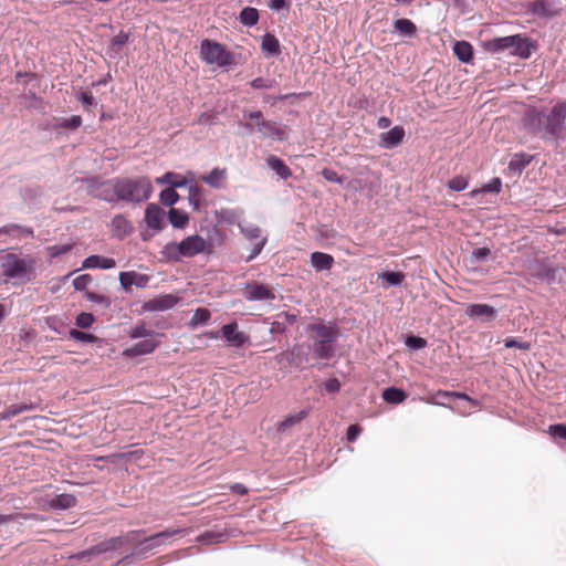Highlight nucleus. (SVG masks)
I'll return each mask as SVG.
<instances>
[{"label":"nucleus","instance_id":"obj_55","mask_svg":"<svg viewBox=\"0 0 566 566\" xmlns=\"http://www.w3.org/2000/svg\"><path fill=\"white\" fill-rule=\"evenodd\" d=\"M548 433L556 439L566 441V424L558 423L549 426Z\"/></svg>","mask_w":566,"mask_h":566},{"label":"nucleus","instance_id":"obj_51","mask_svg":"<svg viewBox=\"0 0 566 566\" xmlns=\"http://www.w3.org/2000/svg\"><path fill=\"white\" fill-rule=\"evenodd\" d=\"M448 187L452 191H462L468 187V181L462 176H457L449 180Z\"/></svg>","mask_w":566,"mask_h":566},{"label":"nucleus","instance_id":"obj_21","mask_svg":"<svg viewBox=\"0 0 566 566\" xmlns=\"http://www.w3.org/2000/svg\"><path fill=\"white\" fill-rule=\"evenodd\" d=\"M38 409V403L34 402H22V403H14L8 407L3 412H0V420L7 421L10 420L13 417H17L23 412L27 411H33Z\"/></svg>","mask_w":566,"mask_h":566},{"label":"nucleus","instance_id":"obj_43","mask_svg":"<svg viewBox=\"0 0 566 566\" xmlns=\"http://www.w3.org/2000/svg\"><path fill=\"white\" fill-rule=\"evenodd\" d=\"M502 188V181L500 178H493L489 184L484 185L479 190L471 191V196L474 197L480 192H500Z\"/></svg>","mask_w":566,"mask_h":566},{"label":"nucleus","instance_id":"obj_10","mask_svg":"<svg viewBox=\"0 0 566 566\" xmlns=\"http://www.w3.org/2000/svg\"><path fill=\"white\" fill-rule=\"evenodd\" d=\"M166 212L156 203H149L145 210V223L154 232H159L165 227Z\"/></svg>","mask_w":566,"mask_h":566},{"label":"nucleus","instance_id":"obj_9","mask_svg":"<svg viewBox=\"0 0 566 566\" xmlns=\"http://www.w3.org/2000/svg\"><path fill=\"white\" fill-rule=\"evenodd\" d=\"M182 532V530L164 531L143 541H139L137 553L145 554L154 548H157L164 545L167 539L175 535L181 534Z\"/></svg>","mask_w":566,"mask_h":566},{"label":"nucleus","instance_id":"obj_48","mask_svg":"<svg viewBox=\"0 0 566 566\" xmlns=\"http://www.w3.org/2000/svg\"><path fill=\"white\" fill-rule=\"evenodd\" d=\"M95 318L91 313H81L76 316L75 324L80 328H88L94 323Z\"/></svg>","mask_w":566,"mask_h":566},{"label":"nucleus","instance_id":"obj_7","mask_svg":"<svg viewBox=\"0 0 566 566\" xmlns=\"http://www.w3.org/2000/svg\"><path fill=\"white\" fill-rule=\"evenodd\" d=\"M243 117L255 122L259 133L264 138H270L273 140H283L285 138L283 129L275 122L264 119L262 112L245 111L243 112Z\"/></svg>","mask_w":566,"mask_h":566},{"label":"nucleus","instance_id":"obj_52","mask_svg":"<svg viewBox=\"0 0 566 566\" xmlns=\"http://www.w3.org/2000/svg\"><path fill=\"white\" fill-rule=\"evenodd\" d=\"M138 277V274L136 272H122L119 274V281L124 289H128L132 285H135L136 279Z\"/></svg>","mask_w":566,"mask_h":566},{"label":"nucleus","instance_id":"obj_59","mask_svg":"<svg viewBox=\"0 0 566 566\" xmlns=\"http://www.w3.org/2000/svg\"><path fill=\"white\" fill-rule=\"evenodd\" d=\"M322 176L324 177L325 180L331 181V182H335L338 185H342L344 182V177L339 176L333 169H328V168L324 169L322 171Z\"/></svg>","mask_w":566,"mask_h":566},{"label":"nucleus","instance_id":"obj_33","mask_svg":"<svg viewBox=\"0 0 566 566\" xmlns=\"http://www.w3.org/2000/svg\"><path fill=\"white\" fill-rule=\"evenodd\" d=\"M532 156L526 154H515L509 163V169L514 174H521L531 163Z\"/></svg>","mask_w":566,"mask_h":566},{"label":"nucleus","instance_id":"obj_18","mask_svg":"<svg viewBox=\"0 0 566 566\" xmlns=\"http://www.w3.org/2000/svg\"><path fill=\"white\" fill-rule=\"evenodd\" d=\"M405 137V129L401 126H395L380 135V146L386 149L397 147Z\"/></svg>","mask_w":566,"mask_h":566},{"label":"nucleus","instance_id":"obj_30","mask_svg":"<svg viewBox=\"0 0 566 566\" xmlns=\"http://www.w3.org/2000/svg\"><path fill=\"white\" fill-rule=\"evenodd\" d=\"M453 53L461 62L468 63L472 60L473 49L470 43L459 41L453 45Z\"/></svg>","mask_w":566,"mask_h":566},{"label":"nucleus","instance_id":"obj_14","mask_svg":"<svg viewBox=\"0 0 566 566\" xmlns=\"http://www.w3.org/2000/svg\"><path fill=\"white\" fill-rule=\"evenodd\" d=\"M512 48L511 54L518 56L521 59H528L533 51L536 50L537 45L534 41L528 38L522 36L521 34H515V41Z\"/></svg>","mask_w":566,"mask_h":566},{"label":"nucleus","instance_id":"obj_20","mask_svg":"<svg viewBox=\"0 0 566 566\" xmlns=\"http://www.w3.org/2000/svg\"><path fill=\"white\" fill-rule=\"evenodd\" d=\"M115 265H116V262L114 259L105 258V256H101V255H96V254L87 256L82 263L83 269L108 270V269L115 268Z\"/></svg>","mask_w":566,"mask_h":566},{"label":"nucleus","instance_id":"obj_37","mask_svg":"<svg viewBox=\"0 0 566 566\" xmlns=\"http://www.w3.org/2000/svg\"><path fill=\"white\" fill-rule=\"evenodd\" d=\"M239 20L245 27H254L259 21V11L255 8L247 7L240 12Z\"/></svg>","mask_w":566,"mask_h":566},{"label":"nucleus","instance_id":"obj_61","mask_svg":"<svg viewBox=\"0 0 566 566\" xmlns=\"http://www.w3.org/2000/svg\"><path fill=\"white\" fill-rule=\"evenodd\" d=\"M250 85L253 87V88H270L272 86V83L268 80H264L262 77H256L254 80L251 81Z\"/></svg>","mask_w":566,"mask_h":566},{"label":"nucleus","instance_id":"obj_64","mask_svg":"<svg viewBox=\"0 0 566 566\" xmlns=\"http://www.w3.org/2000/svg\"><path fill=\"white\" fill-rule=\"evenodd\" d=\"M360 433V428L356 424H352L347 429V440L353 442L357 439Z\"/></svg>","mask_w":566,"mask_h":566},{"label":"nucleus","instance_id":"obj_44","mask_svg":"<svg viewBox=\"0 0 566 566\" xmlns=\"http://www.w3.org/2000/svg\"><path fill=\"white\" fill-rule=\"evenodd\" d=\"M82 125V118L78 115H73L69 118H62L56 127L65 129H77Z\"/></svg>","mask_w":566,"mask_h":566},{"label":"nucleus","instance_id":"obj_31","mask_svg":"<svg viewBox=\"0 0 566 566\" xmlns=\"http://www.w3.org/2000/svg\"><path fill=\"white\" fill-rule=\"evenodd\" d=\"M167 217L171 226L176 229H184L189 222L188 214L179 209L171 208Z\"/></svg>","mask_w":566,"mask_h":566},{"label":"nucleus","instance_id":"obj_17","mask_svg":"<svg viewBox=\"0 0 566 566\" xmlns=\"http://www.w3.org/2000/svg\"><path fill=\"white\" fill-rule=\"evenodd\" d=\"M245 290V298L248 301H268L275 298L273 291L263 284H248Z\"/></svg>","mask_w":566,"mask_h":566},{"label":"nucleus","instance_id":"obj_3","mask_svg":"<svg viewBox=\"0 0 566 566\" xmlns=\"http://www.w3.org/2000/svg\"><path fill=\"white\" fill-rule=\"evenodd\" d=\"M307 329L313 333L311 338L314 355L319 359H331L335 354V344L339 337L336 325L332 323L311 324Z\"/></svg>","mask_w":566,"mask_h":566},{"label":"nucleus","instance_id":"obj_42","mask_svg":"<svg viewBox=\"0 0 566 566\" xmlns=\"http://www.w3.org/2000/svg\"><path fill=\"white\" fill-rule=\"evenodd\" d=\"M105 180L101 179L99 177H90L82 179L83 185H85L86 191L88 195L95 197L96 192H98L101 185Z\"/></svg>","mask_w":566,"mask_h":566},{"label":"nucleus","instance_id":"obj_35","mask_svg":"<svg viewBox=\"0 0 566 566\" xmlns=\"http://www.w3.org/2000/svg\"><path fill=\"white\" fill-rule=\"evenodd\" d=\"M406 398V392L396 387H389L382 391V399L388 403L397 405L405 401Z\"/></svg>","mask_w":566,"mask_h":566},{"label":"nucleus","instance_id":"obj_27","mask_svg":"<svg viewBox=\"0 0 566 566\" xmlns=\"http://www.w3.org/2000/svg\"><path fill=\"white\" fill-rule=\"evenodd\" d=\"M530 11L539 17H553L557 13L556 9L552 6L549 0H536L531 7Z\"/></svg>","mask_w":566,"mask_h":566},{"label":"nucleus","instance_id":"obj_12","mask_svg":"<svg viewBox=\"0 0 566 566\" xmlns=\"http://www.w3.org/2000/svg\"><path fill=\"white\" fill-rule=\"evenodd\" d=\"M122 546H124V538H122V536L112 537L107 541L101 542L87 551L82 552L78 557L85 558L93 555H99L106 552L119 549Z\"/></svg>","mask_w":566,"mask_h":566},{"label":"nucleus","instance_id":"obj_22","mask_svg":"<svg viewBox=\"0 0 566 566\" xmlns=\"http://www.w3.org/2000/svg\"><path fill=\"white\" fill-rule=\"evenodd\" d=\"M334 264V258L324 252H313L311 254V265L317 271H329Z\"/></svg>","mask_w":566,"mask_h":566},{"label":"nucleus","instance_id":"obj_40","mask_svg":"<svg viewBox=\"0 0 566 566\" xmlns=\"http://www.w3.org/2000/svg\"><path fill=\"white\" fill-rule=\"evenodd\" d=\"M210 317L211 313L209 310L203 307L197 308L191 317L190 325H206L209 322Z\"/></svg>","mask_w":566,"mask_h":566},{"label":"nucleus","instance_id":"obj_8","mask_svg":"<svg viewBox=\"0 0 566 566\" xmlns=\"http://www.w3.org/2000/svg\"><path fill=\"white\" fill-rule=\"evenodd\" d=\"M242 235L253 243L250 254L245 258L247 262L255 259L268 242V235H262L261 228L253 223H239L238 224Z\"/></svg>","mask_w":566,"mask_h":566},{"label":"nucleus","instance_id":"obj_38","mask_svg":"<svg viewBox=\"0 0 566 566\" xmlns=\"http://www.w3.org/2000/svg\"><path fill=\"white\" fill-rule=\"evenodd\" d=\"M112 226L118 237H124L130 231L129 221L122 214H117L112 220Z\"/></svg>","mask_w":566,"mask_h":566},{"label":"nucleus","instance_id":"obj_32","mask_svg":"<svg viewBox=\"0 0 566 566\" xmlns=\"http://www.w3.org/2000/svg\"><path fill=\"white\" fill-rule=\"evenodd\" d=\"M2 233L9 234L13 238H22V237H32L33 230L31 228L22 227L19 224H10V226L0 228V234H2Z\"/></svg>","mask_w":566,"mask_h":566},{"label":"nucleus","instance_id":"obj_25","mask_svg":"<svg viewBox=\"0 0 566 566\" xmlns=\"http://www.w3.org/2000/svg\"><path fill=\"white\" fill-rule=\"evenodd\" d=\"M261 49L268 56H276L281 53L279 40L271 33H266L262 38Z\"/></svg>","mask_w":566,"mask_h":566},{"label":"nucleus","instance_id":"obj_60","mask_svg":"<svg viewBox=\"0 0 566 566\" xmlns=\"http://www.w3.org/2000/svg\"><path fill=\"white\" fill-rule=\"evenodd\" d=\"M71 247L65 244V245H53V247H50L49 248V251H50V255L52 258H55V256H59L61 254H64V253H67L70 251Z\"/></svg>","mask_w":566,"mask_h":566},{"label":"nucleus","instance_id":"obj_15","mask_svg":"<svg viewBox=\"0 0 566 566\" xmlns=\"http://www.w3.org/2000/svg\"><path fill=\"white\" fill-rule=\"evenodd\" d=\"M465 314L471 318L491 322L496 317V310L489 304H470L465 308Z\"/></svg>","mask_w":566,"mask_h":566},{"label":"nucleus","instance_id":"obj_56","mask_svg":"<svg viewBox=\"0 0 566 566\" xmlns=\"http://www.w3.org/2000/svg\"><path fill=\"white\" fill-rule=\"evenodd\" d=\"M91 282L92 277L88 274H82L73 280V286L76 291H84Z\"/></svg>","mask_w":566,"mask_h":566},{"label":"nucleus","instance_id":"obj_16","mask_svg":"<svg viewBox=\"0 0 566 566\" xmlns=\"http://www.w3.org/2000/svg\"><path fill=\"white\" fill-rule=\"evenodd\" d=\"M157 346H158V343L155 340L154 337L146 338L142 342L136 343L132 347L126 348L123 352V356L132 358V357H136V356L147 355V354L153 353Z\"/></svg>","mask_w":566,"mask_h":566},{"label":"nucleus","instance_id":"obj_19","mask_svg":"<svg viewBox=\"0 0 566 566\" xmlns=\"http://www.w3.org/2000/svg\"><path fill=\"white\" fill-rule=\"evenodd\" d=\"M515 41V34L514 35H507L502 38H494L492 40H489L485 42L484 48L490 53H501L506 50L512 51V48L514 45Z\"/></svg>","mask_w":566,"mask_h":566},{"label":"nucleus","instance_id":"obj_24","mask_svg":"<svg viewBox=\"0 0 566 566\" xmlns=\"http://www.w3.org/2000/svg\"><path fill=\"white\" fill-rule=\"evenodd\" d=\"M76 504V497L73 494H57L49 501V506L53 510H67Z\"/></svg>","mask_w":566,"mask_h":566},{"label":"nucleus","instance_id":"obj_39","mask_svg":"<svg viewBox=\"0 0 566 566\" xmlns=\"http://www.w3.org/2000/svg\"><path fill=\"white\" fill-rule=\"evenodd\" d=\"M160 202L166 207H172L179 200V195L172 188H166L161 190L159 195Z\"/></svg>","mask_w":566,"mask_h":566},{"label":"nucleus","instance_id":"obj_6","mask_svg":"<svg viewBox=\"0 0 566 566\" xmlns=\"http://www.w3.org/2000/svg\"><path fill=\"white\" fill-rule=\"evenodd\" d=\"M201 59L208 64L226 67L232 63V55L218 42L203 40L200 45Z\"/></svg>","mask_w":566,"mask_h":566},{"label":"nucleus","instance_id":"obj_5","mask_svg":"<svg viewBox=\"0 0 566 566\" xmlns=\"http://www.w3.org/2000/svg\"><path fill=\"white\" fill-rule=\"evenodd\" d=\"M117 201L140 203L150 198L153 186L147 177L116 178Z\"/></svg>","mask_w":566,"mask_h":566},{"label":"nucleus","instance_id":"obj_2","mask_svg":"<svg viewBox=\"0 0 566 566\" xmlns=\"http://www.w3.org/2000/svg\"><path fill=\"white\" fill-rule=\"evenodd\" d=\"M211 243L199 234L188 235L180 242H168L160 251L165 261L179 262L184 258H193L201 253L211 252Z\"/></svg>","mask_w":566,"mask_h":566},{"label":"nucleus","instance_id":"obj_46","mask_svg":"<svg viewBox=\"0 0 566 566\" xmlns=\"http://www.w3.org/2000/svg\"><path fill=\"white\" fill-rule=\"evenodd\" d=\"M128 42V35L125 32H119L112 39L111 50L119 53L122 48Z\"/></svg>","mask_w":566,"mask_h":566},{"label":"nucleus","instance_id":"obj_58","mask_svg":"<svg viewBox=\"0 0 566 566\" xmlns=\"http://www.w3.org/2000/svg\"><path fill=\"white\" fill-rule=\"evenodd\" d=\"M504 346L506 348H517V349H521V350H528L531 349V344L527 343V342H521V340H517L515 338H506L504 340Z\"/></svg>","mask_w":566,"mask_h":566},{"label":"nucleus","instance_id":"obj_26","mask_svg":"<svg viewBox=\"0 0 566 566\" xmlns=\"http://www.w3.org/2000/svg\"><path fill=\"white\" fill-rule=\"evenodd\" d=\"M266 164L282 179H287L292 176L291 169L276 156H269L266 158Z\"/></svg>","mask_w":566,"mask_h":566},{"label":"nucleus","instance_id":"obj_54","mask_svg":"<svg viewBox=\"0 0 566 566\" xmlns=\"http://www.w3.org/2000/svg\"><path fill=\"white\" fill-rule=\"evenodd\" d=\"M426 345H427V340L422 337L409 336L406 339V346L410 349H415V350L422 349L426 347Z\"/></svg>","mask_w":566,"mask_h":566},{"label":"nucleus","instance_id":"obj_4","mask_svg":"<svg viewBox=\"0 0 566 566\" xmlns=\"http://www.w3.org/2000/svg\"><path fill=\"white\" fill-rule=\"evenodd\" d=\"M0 269L6 281L22 284L31 280L35 270V261L29 255L20 256L7 253L0 260Z\"/></svg>","mask_w":566,"mask_h":566},{"label":"nucleus","instance_id":"obj_63","mask_svg":"<svg viewBox=\"0 0 566 566\" xmlns=\"http://www.w3.org/2000/svg\"><path fill=\"white\" fill-rule=\"evenodd\" d=\"M139 535H140L139 531L128 532L126 535L122 536V538H124V545L133 544V543H136V542L139 543Z\"/></svg>","mask_w":566,"mask_h":566},{"label":"nucleus","instance_id":"obj_47","mask_svg":"<svg viewBox=\"0 0 566 566\" xmlns=\"http://www.w3.org/2000/svg\"><path fill=\"white\" fill-rule=\"evenodd\" d=\"M130 338H150L154 337V333L145 327L144 324L136 325L129 333Z\"/></svg>","mask_w":566,"mask_h":566},{"label":"nucleus","instance_id":"obj_36","mask_svg":"<svg viewBox=\"0 0 566 566\" xmlns=\"http://www.w3.org/2000/svg\"><path fill=\"white\" fill-rule=\"evenodd\" d=\"M308 415V410L304 409L297 412L290 413L284 418V420L280 423L279 430L285 431L286 429L293 427L294 424L301 422Z\"/></svg>","mask_w":566,"mask_h":566},{"label":"nucleus","instance_id":"obj_23","mask_svg":"<svg viewBox=\"0 0 566 566\" xmlns=\"http://www.w3.org/2000/svg\"><path fill=\"white\" fill-rule=\"evenodd\" d=\"M95 198L107 202H116L117 201V190H116V178L111 180H105L96 192Z\"/></svg>","mask_w":566,"mask_h":566},{"label":"nucleus","instance_id":"obj_45","mask_svg":"<svg viewBox=\"0 0 566 566\" xmlns=\"http://www.w3.org/2000/svg\"><path fill=\"white\" fill-rule=\"evenodd\" d=\"M70 337L76 342L82 343H94L96 340V336L93 334L81 332L78 329H71Z\"/></svg>","mask_w":566,"mask_h":566},{"label":"nucleus","instance_id":"obj_28","mask_svg":"<svg viewBox=\"0 0 566 566\" xmlns=\"http://www.w3.org/2000/svg\"><path fill=\"white\" fill-rule=\"evenodd\" d=\"M227 177V170L214 168L208 174L207 176L202 177V181H205L207 185H209L212 188L219 189L222 187L223 181Z\"/></svg>","mask_w":566,"mask_h":566},{"label":"nucleus","instance_id":"obj_29","mask_svg":"<svg viewBox=\"0 0 566 566\" xmlns=\"http://www.w3.org/2000/svg\"><path fill=\"white\" fill-rule=\"evenodd\" d=\"M156 182L159 185H169L168 188L172 189L182 188L187 185V180L184 177L171 171H168L161 177L157 178Z\"/></svg>","mask_w":566,"mask_h":566},{"label":"nucleus","instance_id":"obj_41","mask_svg":"<svg viewBox=\"0 0 566 566\" xmlns=\"http://www.w3.org/2000/svg\"><path fill=\"white\" fill-rule=\"evenodd\" d=\"M379 279L386 282L388 286H397L403 281L405 274L401 272H384L379 275Z\"/></svg>","mask_w":566,"mask_h":566},{"label":"nucleus","instance_id":"obj_34","mask_svg":"<svg viewBox=\"0 0 566 566\" xmlns=\"http://www.w3.org/2000/svg\"><path fill=\"white\" fill-rule=\"evenodd\" d=\"M394 28L402 35L412 38L417 33L416 24L409 19H398L394 22Z\"/></svg>","mask_w":566,"mask_h":566},{"label":"nucleus","instance_id":"obj_13","mask_svg":"<svg viewBox=\"0 0 566 566\" xmlns=\"http://www.w3.org/2000/svg\"><path fill=\"white\" fill-rule=\"evenodd\" d=\"M221 333L224 340L233 347H240L249 339L244 333L238 331L237 323L223 325Z\"/></svg>","mask_w":566,"mask_h":566},{"label":"nucleus","instance_id":"obj_11","mask_svg":"<svg viewBox=\"0 0 566 566\" xmlns=\"http://www.w3.org/2000/svg\"><path fill=\"white\" fill-rule=\"evenodd\" d=\"M179 298L174 294H164L158 295L151 300L146 301L143 304V310L145 312H165L172 308Z\"/></svg>","mask_w":566,"mask_h":566},{"label":"nucleus","instance_id":"obj_1","mask_svg":"<svg viewBox=\"0 0 566 566\" xmlns=\"http://www.w3.org/2000/svg\"><path fill=\"white\" fill-rule=\"evenodd\" d=\"M566 120V103L556 104L547 115H543L535 108L528 109L524 118V125L533 133H546L558 136L564 129Z\"/></svg>","mask_w":566,"mask_h":566},{"label":"nucleus","instance_id":"obj_62","mask_svg":"<svg viewBox=\"0 0 566 566\" xmlns=\"http://www.w3.org/2000/svg\"><path fill=\"white\" fill-rule=\"evenodd\" d=\"M325 390L328 392H337L340 389V382L336 378L328 379L325 385Z\"/></svg>","mask_w":566,"mask_h":566},{"label":"nucleus","instance_id":"obj_57","mask_svg":"<svg viewBox=\"0 0 566 566\" xmlns=\"http://www.w3.org/2000/svg\"><path fill=\"white\" fill-rule=\"evenodd\" d=\"M78 101L81 102L83 107L87 111L97 105L94 96L90 92H82L81 95L78 96Z\"/></svg>","mask_w":566,"mask_h":566},{"label":"nucleus","instance_id":"obj_49","mask_svg":"<svg viewBox=\"0 0 566 566\" xmlns=\"http://www.w3.org/2000/svg\"><path fill=\"white\" fill-rule=\"evenodd\" d=\"M491 250L489 248H476L471 253V260L472 262L480 263L483 261H486V259L490 256Z\"/></svg>","mask_w":566,"mask_h":566},{"label":"nucleus","instance_id":"obj_50","mask_svg":"<svg viewBox=\"0 0 566 566\" xmlns=\"http://www.w3.org/2000/svg\"><path fill=\"white\" fill-rule=\"evenodd\" d=\"M223 535L221 533L206 532L197 537V541L202 544L219 543Z\"/></svg>","mask_w":566,"mask_h":566},{"label":"nucleus","instance_id":"obj_53","mask_svg":"<svg viewBox=\"0 0 566 566\" xmlns=\"http://www.w3.org/2000/svg\"><path fill=\"white\" fill-rule=\"evenodd\" d=\"M86 298L93 303H96L98 305H102L103 307L107 308L111 306V301L107 296H104L102 294H96L93 292H86L85 294Z\"/></svg>","mask_w":566,"mask_h":566}]
</instances>
